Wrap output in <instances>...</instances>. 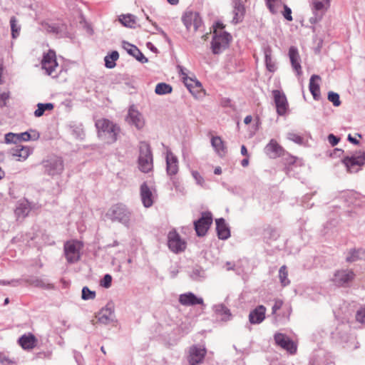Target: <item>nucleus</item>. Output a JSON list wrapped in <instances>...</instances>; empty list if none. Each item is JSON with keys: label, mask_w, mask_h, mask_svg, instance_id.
<instances>
[{"label": "nucleus", "mask_w": 365, "mask_h": 365, "mask_svg": "<svg viewBox=\"0 0 365 365\" xmlns=\"http://www.w3.org/2000/svg\"><path fill=\"white\" fill-rule=\"evenodd\" d=\"M96 126L99 137L104 139L108 143H113L117 140L120 129L116 124L108 119L103 118L96 122Z\"/></svg>", "instance_id": "nucleus-1"}, {"label": "nucleus", "mask_w": 365, "mask_h": 365, "mask_svg": "<svg viewBox=\"0 0 365 365\" xmlns=\"http://www.w3.org/2000/svg\"><path fill=\"white\" fill-rule=\"evenodd\" d=\"M138 168L143 173H147L153 170V159L150 145L144 141L139 145Z\"/></svg>", "instance_id": "nucleus-2"}, {"label": "nucleus", "mask_w": 365, "mask_h": 365, "mask_svg": "<svg viewBox=\"0 0 365 365\" xmlns=\"http://www.w3.org/2000/svg\"><path fill=\"white\" fill-rule=\"evenodd\" d=\"M106 216L112 222H118L126 227L129 226L131 212L123 204H116L112 206L106 213Z\"/></svg>", "instance_id": "nucleus-3"}, {"label": "nucleus", "mask_w": 365, "mask_h": 365, "mask_svg": "<svg viewBox=\"0 0 365 365\" xmlns=\"http://www.w3.org/2000/svg\"><path fill=\"white\" fill-rule=\"evenodd\" d=\"M45 174L49 176L61 175L64 170V163L62 158L56 155L48 156L41 162Z\"/></svg>", "instance_id": "nucleus-4"}, {"label": "nucleus", "mask_w": 365, "mask_h": 365, "mask_svg": "<svg viewBox=\"0 0 365 365\" xmlns=\"http://www.w3.org/2000/svg\"><path fill=\"white\" fill-rule=\"evenodd\" d=\"M83 244L77 240L68 241L64 244V255L70 264L77 262L81 259V250Z\"/></svg>", "instance_id": "nucleus-5"}, {"label": "nucleus", "mask_w": 365, "mask_h": 365, "mask_svg": "<svg viewBox=\"0 0 365 365\" xmlns=\"http://www.w3.org/2000/svg\"><path fill=\"white\" fill-rule=\"evenodd\" d=\"M232 40L231 35L225 31L217 34L214 31V36L211 42V48L214 54L222 53L229 45Z\"/></svg>", "instance_id": "nucleus-6"}, {"label": "nucleus", "mask_w": 365, "mask_h": 365, "mask_svg": "<svg viewBox=\"0 0 365 365\" xmlns=\"http://www.w3.org/2000/svg\"><path fill=\"white\" fill-rule=\"evenodd\" d=\"M329 6L330 0H312L313 16L309 19V22L314 24L320 21Z\"/></svg>", "instance_id": "nucleus-7"}, {"label": "nucleus", "mask_w": 365, "mask_h": 365, "mask_svg": "<svg viewBox=\"0 0 365 365\" xmlns=\"http://www.w3.org/2000/svg\"><path fill=\"white\" fill-rule=\"evenodd\" d=\"M42 68L46 71V73L49 76H56V68L58 65L56 61V52L53 50L49 49L45 53L41 61Z\"/></svg>", "instance_id": "nucleus-8"}, {"label": "nucleus", "mask_w": 365, "mask_h": 365, "mask_svg": "<svg viewBox=\"0 0 365 365\" xmlns=\"http://www.w3.org/2000/svg\"><path fill=\"white\" fill-rule=\"evenodd\" d=\"M182 21L188 31L193 27L194 31H197L202 24L199 13L192 11H186L182 16Z\"/></svg>", "instance_id": "nucleus-9"}, {"label": "nucleus", "mask_w": 365, "mask_h": 365, "mask_svg": "<svg viewBox=\"0 0 365 365\" xmlns=\"http://www.w3.org/2000/svg\"><path fill=\"white\" fill-rule=\"evenodd\" d=\"M343 163L348 172L356 173L358 169H355V166L361 167L365 164V153L361 150L358 151L351 157H346L343 160Z\"/></svg>", "instance_id": "nucleus-10"}, {"label": "nucleus", "mask_w": 365, "mask_h": 365, "mask_svg": "<svg viewBox=\"0 0 365 365\" xmlns=\"http://www.w3.org/2000/svg\"><path fill=\"white\" fill-rule=\"evenodd\" d=\"M168 245L172 252L179 253L185 250L186 242L185 240L181 239L180 236L176 231L173 230L168 233Z\"/></svg>", "instance_id": "nucleus-11"}, {"label": "nucleus", "mask_w": 365, "mask_h": 365, "mask_svg": "<svg viewBox=\"0 0 365 365\" xmlns=\"http://www.w3.org/2000/svg\"><path fill=\"white\" fill-rule=\"evenodd\" d=\"M212 223V217L210 212L202 213V217L194 222L195 230L199 237L205 236Z\"/></svg>", "instance_id": "nucleus-12"}, {"label": "nucleus", "mask_w": 365, "mask_h": 365, "mask_svg": "<svg viewBox=\"0 0 365 365\" xmlns=\"http://www.w3.org/2000/svg\"><path fill=\"white\" fill-rule=\"evenodd\" d=\"M96 317L99 323L106 325L114 322L115 317L113 305L108 304L97 313Z\"/></svg>", "instance_id": "nucleus-13"}, {"label": "nucleus", "mask_w": 365, "mask_h": 365, "mask_svg": "<svg viewBox=\"0 0 365 365\" xmlns=\"http://www.w3.org/2000/svg\"><path fill=\"white\" fill-rule=\"evenodd\" d=\"M276 344L282 349L287 350L290 354H294L297 351V346L288 336L282 333H277L274 336Z\"/></svg>", "instance_id": "nucleus-14"}, {"label": "nucleus", "mask_w": 365, "mask_h": 365, "mask_svg": "<svg viewBox=\"0 0 365 365\" xmlns=\"http://www.w3.org/2000/svg\"><path fill=\"white\" fill-rule=\"evenodd\" d=\"M274 103L277 108V113L279 115H284L287 110L288 103L284 93L278 90L272 91Z\"/></svg>", "instance_id": "nucleus-15"}, {"label": "nucleus", "mask_w": 365, "mask_h": 365, "mask_svg": "<svg viewBox=\"0 0 365 365\" xmlns=\"http://www.w3.org/2000/svg\"><path fill=\"white\" fill-rule=\"evenodd\" d=\"M126 120L129 124L133 125L138 130L143 128L145 125L143 115L135 109L133 106L129 108Z\"/></svg>", "instance_id": "nucleus-16"}, {"label": "nucleus", "mask_w": 365, "mask_h": 365, "mask_svg": "<svg viewBox=\"0 0 365 365\" xmlns=\"http://www.w3.org/2000/svg\"><path fill=\"white\" fill-rule=\"evenodd\" d=\"M232 6L233 18L232 23L233 24H237L243 21L245 14V7L241 0H233Z\"/></svg>", "instance_id": "nucleus-17"}, {"label": "nucleus", "mask_w": 365, "mask_h": 365, "mask_svg": "<svg viewBox=\"0 0 365 365\" xmlns=\"http://www.w3.org/2000/svg\"><path fill=\"white\" fill-rule=\"evenodd\" d=\"M284 152V148L274 139H272L264 148V153L272 159L282 155Z\"/></svg>", "instance_id": "nucleus-18"}, {"label": "nucleus", "mask_w": 365, "mask_h": 365, "mask_svg": "<svg viewBox=\"0 0 365 365\" xmlns=\"http://www.w3.org/2000/svg\"><path fill=\"white\" fill-rule=\"evenodd\" d=\"M178 301L180 304L183 306H195L196 304H204L203 299L201 297H197L192 292H187L184 294H181L179 296Z\"/></svg>", "instance_id": "nucleus-19"}, {"label": "nucleus", "mask_w": 365, "mask_h": 365, "mask_svg": "<svg viewBox=\"0 0 365 365\" xmlns=\"http://www.w3.org/2000/svg\"><path fill=\"white\" fill-rule=\"evenodd\" d=\"M206 350L204 348H200L197 346H193L190 349L189 363L190 365H197L202 362Z\"/></svg>", "instance_id": "nucleus-20"}, {"label": "nucleus", "mask_w": 365, "mask_h": 365, "mask_svg": "<svg viewBox=\"0 0 365 365\" xmlns=\"http://www.w3.org/2000/svg\"><path fill=\"white\" fill-rule=\"evenodd\" d=\"M178 158L172 153L168 150L166 153V170L169 175H175L178 172Z\"/></svg>", "instance_id": "nucleus-21"}, {"label": "nucleus", "mask_w": 365, "mask_h": 365, "mask_svg": "<svg viewBox=\"0 0 365 365\" xmlns=\"http://www.w3.org/2000/svg\"><path fill=\"white\" fill-rule=\"evenodd\" d=\"M266 308L263 305L257 306L249 314V321L252 324H260L265 318Z\"/></svg>", "instance_id": "nucleus-22"}, {"label": "nucleus", "mask_w": 365, "mask_h": 365, "mask_svg": "<svg viewBox=\"0 0 365 365\" xmlns=\"http://www.w3.org/2000/svg\"><path fill=\"white\" fill-rule=\"evenodd\" d=\"M354 273L351 269H342L337 271L334 274L335 282L339 285H344L354 278Z\"/></svg>", "instance_id": "nucleus-23"}, {"label": "nucleus", "mask_w": 365, "mask_h": 365, "mask_svg": "<svg viewBox=\"0 0 365 365\" xmlns=\"http://www.w3.org/2000/svg\"><path fill=\"white\" fill-rule=\"evenodd\" d=\"M31 149L28 146L16 145L11 149V154L16 158L17 160H25L31 154Z\"/></svg>", "instance_id": "nucleus-24"}, {"label": "nucleus", "mask_w": 365, "mask_h": 365, "mask_svg": "<svg viewBox=\"0 0 365 365\" xmlns=\"http://www.w3.org/2000/svg\"><path fill=\"white\" fill-rule=\"evenodd\" d=\"M140 197L145 207H150L153 204V193L146 182H143L140 185Z\"/></svg>", "instance_id": "nucleus-25"}, {"label": "nucleus", "mask_w": 365, "mask_h": 365, "mask_svg": "<svg viewBox=\"0 0 365 365\" xmlns=\"http://www.w3.org/2000/svg\"><path fill=\"white\" fill-rule=\"evenodd\" d=\"M289 56L293 69L297 72V75L302 73V67L300 65V57L298 50L294 46H291L289 49Z\"/></svg>", "instance_id": "nucleus-26"}, {"label": "nucleus", "mask_w": 365, "mask_h": 365, "mask_svg": "<svg viewBox=\"0 0 365 365\" xmlns=\"http://www.w3.org/2000/svg\"><path fill=\"white\" fill-rule=\"evenodd\" d=\"M217 236L221 240H227L230 236V231L223 218L216 220Z\"/></svg>", "instance_id": "nucleus-27"}, {"label": "nucleus", "mask_w": 365, "mask_h": 365, "mask_svg": "<svg viewBox=\"0 0 365 365\" xmlns=\"http://www.w3.org/2000/svg\"><path fill=\"white\" fill-rule=\"evenodd\" d=\"M320 80V76L315 74L312 75L309 79V88L314 100H319L321 96L319 84L316 82Z\"/></svg>", "instance_id": "nucleus-28"}, {"label": "nucleus", "mask_w": 365, "mask_h": 365, "mask_svg": "<svg viewBox=\"0 0 365 365\" xmlns=\"http://www.w3.org/2000/svg\"><path fill=\"white\" fill-rule=\"evenodd\" d=\"M211 145L219 156L223 157L225 155L227 152V148L225 145L224 141L222 140L220 137H212L211 138Z\"/></svg>", "instance_id": "nucleus-29"}, {"label": "nucleus", "mask_w": 365, "mask_h": 365, "mask_svg": "<svg viewBox=\"0 0 365 365\" xmlns=\"http://www.w3.org/2000/svg\"><path fill=\"white\" fill-rule=\"evenodd\" d=\"M364 259H365V250L361 248L349 250L346 257L347 262H354Z\"/></svg>", "instance_id": "nucleus-30"}, {"label": "nucleus", "mask_w": 365, "mask_h": 365, "mask_svg": "<svg viewBox=\"0 0 365 365\" xmlns=\"http://www.w3.org/2000/svg\"><path fill=\"white\" fill-rule=\"evenodd\" d=\"M263 51L266 68L269 72L274 73L277 70V66L275 62L272 59V48L270 46H267L264 47Z\"/></svg>", "instance_id": "nucleus-31"}, {"label": "nucleus", "mask_w": 365, "mask_h": 365, "mask_svg": "<svg viewBox=\"0 0 365 365\" xmlns=\"http://www.w3.org/2000/svg\"><path fill=\"white\" fill-rule=\"evenodd\" d=\"M36 339L32 334H24L19 339V343L24 349H33L36 346Z\"/></svg>", "instance_id": "nucleus-32"}, {"label": "nucleus", "mask_w": 365, "mask_h": 365, "mask_svg": "<svg viewBox=\"0 0 365 365\" xmlns=\"http://www.w3.org/2000/svg\"><path fill=\"white\" fill-rule=\"evenodd\" d=\"M31 211L30 203L27 200L19 202L15 210V214L17 217L24 218Z\"/></svg>", "instance_id": "nucleus-33"}, {"label": "nucleus", "mask_w": 365, "mask_h": 365, "mask_svg": "<svg viewBox=\"0 0 365 365\" xmlns=\"http://www.w3.org/2000/svg\"><path fill=\"white\" fill-rule=\"evenodd\" d=\"M19 143L21 141L36 140L40 138V134L35 130H30L21 133H17Z\"/></svg>", "instance_id": "nucleus-34"}, {"label": "nucleus", "mask_w": 365, "mask_h": 365, "mask_svg": "<svg viewBox=\"0 0 365 365\" xmlns=\"http://www.w3.org/2000/svg\"><path fill=\"white\" fill-rule=\"evenodd\" d=\"M118 58L119 53L117 51H113L110 54L106 56L104 58L106 67L108 68H113L116 65L115 61Z\"/></svg>", "instance_id": "nucleus-35"}, {"label": "nucleus", "mask_w": 365, "mask_h": 365, "mask_svg": "<svg viewBox=\"0 0 365 365\" xmlns=\"http://www.w3.org/2000/svg\"><path fill=\"white\" fill-rule=\"evenodd\" d=\"M54 105L51 103L37 104V109L34 111V115L37 118L42 116L46 110H52Z\"/></svg>", "instance_id": "nucleus-36"}, {"label": "nucleus", "mask_w": 365, "mask_h": 365, "mask_svg": "<svg viewBox=\"0 0 365 365\" xmlns=\"http://www.w3.org/2000/svg\"><path fill=\"white\" fill-rule=\"evenodd\" d=\"M119 20L123 25L130 28L135 27V24H136V18L132 14L122 15Z\"/></svg>", "instance_id": "nucleus-37"}, {"label": "nucleus", "mask_w": 365, "mask_h": 365, "mask_svg": "<svg viewBox=\"0 0 365 365\" xmlns=\"http://www.w3.org/2000/svg\"><path fill=\"white\" fill-rule=\"evenodd\" d=\"M190 277L195 281H200L205 278V271L200 267H193L190 274Z\"/></svg>", "instance_id": "nucleus-38"}, {"label": "nucleus", "mask_w": 365, "mask_h": 365, "mask_svg": "<svg viewBox=\"0 0 365 365\" xmlns=\"http://www.w3.org/2000/svg\"><path fill=\"white\" fill-rule=\"evenodd\" d=\"M215 312L222 317V319L227 320L231 316L230 310L224 304H220L215 306Z\"/></svg>", "instance_id": "nucleus-39"}, {"label": "nucleus", "mask_w": 365, "mask_h": 365, "mask_svg": "<svg viewBox=\"0 0 365 365\" xmlns=\"http://www.w3.org/2000/svg\"><path fill=\"white\" fill-rule=\"evenodd\" d=\"M173 88L170 85L165 83H159L156 85L155 92L158 95H165L170 93Z\"/></svg>", "instance_id": "nucleus-40"}, {"label": "nucleus", "mask_w": 365, "mask_h": 365, "mask_svg": "<svg viewBox=\"0 0 365 365\" xmlns=\"http://www.w3.org/2000/svg\"><path fill=\"white\" fill-rule=\"evenodd\" d=\"M179 71L180 74L182 76V78L184 81H187V73L185 72V69L182 66H178ZM190 81L192 82V83H187L186 81H185V86L187 88L190 90V92H192L191 90V87H192V85L195 84V87L200 89L202 87L201 83L197 81V80H192L190 79Z\"/></svg>", "instance_id": "nucleus-41"}, {"label": "nucleus", "mask_w": 365, "mask_h": 365, "mask_svg": "<svg viewBox=\"0 0 365 365\" xmlns=\"http://www.w3.org/2000/svg\"><path fill=\"white\" fill-rule=\"evenodd\" d=\"M279 278L280 283L283 287H285V286H287L288 284H289L290 281L288 279V272H287V268L286 265H283L279 268Z\"/></svg>", "instance_id": "nucleus-42"}, {"label": "nucleus", "mask_w": 365, "mask_h": 365, "mask_svg": "<svg viewBox=\"0 0 365 365\" xmlns=\"http://www.w3.org/2000/svg\"><path fill=\"white\" fill-rule=\"evenodd\" d=\"M10 26L12 38L15 39L19 36L21 26L17 24V19L14 16L10 19Z\"/></svg>", "instance_id": "nucleus-43"}, {"label": "nucleus", "mask_w": 365, "mask_h": 365, "mask_svg": "<svg viewBox=\"0 0 365 365\" xmlns=\"http://www.w3.org/2000/svg\"><path fill=\"white\" fill-rule=\"evenodd\" d=\"M328 100L333 103L336 107L341 105V101L339 99V95L337 93L329 91L327 96Z\"/></svg>", "instance_id": "nucleus-44"}, {"label": "nucleus", "mask_w": 365, "mask_h": 365, "mask_svg": "<svg viewBox=\"0 0 365 365\" xmlns=\"http://www.w3.org/2000/svg\"><path fill=\"white\" fill-rule=\"evenodd\" d=\"M287 138L288 140L293 141L294 143L298 145H302L304 142L303 138L299 134L295 133L294 132H289L287 134Z\"/></svg>", "instance_id": "nucleus-45"}, {"label": "nucleus", "mask_w": 365, "mask_h": 365, "mask_svg": "<svg viewBox=\"0 0 365 365\" xmlns=\"http://www.w3.org/2000/svg\"><path fill=\"white\" fill-rule=\"evenodd\" d=\"M81 297L83 300L93 299L96 297V292L91 291L87 287L82 289Z\"/></svg>", "instance_id": "nucleus-46"}, {"label": "nucleus", "mask_w": 365, "mask_h": 365, "mask_svg": "<svg viewBox=\"0 0 365 365\" xmlns=\"http://www.w3.org/2000/svg\"><path fill=\"white\" fill-rule=\"evenodd\" d=\"M123 48L126 50V51L132 56H134L138 51V47L127 42V41H123Z\"/></svg>", "instance_id": "nucleus-47"}, {"label": "nucleus", "mask_w": 365, "mask_h": 365, "mask_svg": "<svg viewBox=\"0 0 365 365\" xmlns=\"http://www.w3.org/2000/svg\"><path fill=\"white\" fill-rule=\"evenodd\" d=\"M356 320L362 324H365V306L360 307L357 310Z\"/></svg>", "instance_id": "nucleus-48"}, {"label": "nucleus", "mask_w": 365, "mask_h": 365, "mask_svg": "<svg viewBox=\"0 0 365 365\" xmlns=\"http://www.w3.org/2000/svg\"><path fill=\"white\" fill-rule=\"evenodd\" d=\"M5 142L6 143H14L17 145L19 143V138H18L17 133H9L6 134Z\"/></svg>", "instance_id": "nucleus-49"}, {"label": "nucleus", "mask_w": 365, "mask_h": 365, "mask_svg": "<svg viewBox=\"0 0 365 365\" xmlns=\"http://www.w3.org/2000/svg\"><path fill=\"white\" fill-rule=\"evenodd\" d=\"M112 277L107 274H106L103 279L101 281V285L105 288H109L111 285Z\"/></svg>", "instance_id": "nucleus-50"}, {"label": "nucleus", "mask_w": 365, "mask_h": 365, "mask_svg": "<svg viewBox=\"0 0 365 365\" xmlns=\"http://www.w3.org/2000/svg\"><path fill=\"white\" fill-rule=\"evenodd\" d=\"M284 17L287 21H292V10L291 9L287 6L286 4L284 5V12H283Z\"/></svg>", "instance_id": "nucleus-51"}, {"label": "nucleus", "mask_w": 365, "mask_h": 365, "mask_svg": "<svg viewBox=\"0 0 365 365\" xmlns=\"http://www.w3.org/2000/svg\"><path fill=\"white\" fill-rule=\"evenodd\" d=\"M137 61H138L140 63H146L148 62V58L145 57V56L143 54V53L138 49L136 53L133 56Z\"/></svg>", "instance_id": "nucleus-52"}, {"label": "nucleus", "mask_w": 365, "mask_h": 365, "mask_svg": "<svg viewBox=\"0 0 365 365\" xmlns=\"http://www.w3.org/2000/svg\"><path fill=\"white\" fill-rule=\"evenodd\" d=\"M282 304H283V302L282 300H280V299L276 300L272 308V314H275L279 309H280Z\"/></svg>", "instance_id": "nucleus-53"}, {"label": "nucleus", "mask_w": 365, "mask_h": 365, "mask_svg": "<svg viewBox=\"0 0 365 365\" xmlns=\"http://www.w3.org/2000/svg\"><path fill=\"white\" fill-rule=\"evenodd\" d=\"M328 140H329V143L332 145V146H334L336 145L339 142V138L336 137L333 134H329L328 135Z\"/></svg>", "instance_id": "nucleus-54"}, {"label": "nucleus", "mask_w": 365, "mask_h": 365, "mask_svg": "<svg viewBox=\"0 0 365 365\" xmlns=\"http://www.w3.org/2000/svg\"><path fill=\"white\" fill-rule=\"evenodd\" d=\"M192 175L197 183L199 185H202L204 182L203 178L200 175V173L197 171H192Z\"/></svg>", "instance_id": "nucleus-55"}, {"label": "nucleus", "mask_w": 365, "mask_h": 365, "mask_svg": "<svg viewBox=\"0 0 365 365\" xmlns=\"http://www.w3.org/2000/svg\"><path fill=\"white\" fill-rule=\"evenodd\" d=\"M0 362L3 364H9L12 363V361L5 354L0 353Z\"/></svg>", "instance_id": "nucleus-56"}, {"label": "nucleus", "mask_w": 365, "mask_h": 365, "mask_svg": "<svg viewBox=\"0 0 365 365\" xmlns=\"http://www.w3.org/2000/svg\"><path fill=\"white\" fill-rule=\"evenodd\" d=\"M29 283L35 287H44V283L39 279H35L29 282Z\"/></svg>", "instance_id": "nucleus-57"}, {"label": "nucleus", "mask_w": 365, "mask_h": 365, "mask_svg": "<svg viewBox=\"0 0 365 365\" xmlns=\"http://www.w3.org/2000/svg\"><path fill=\"white\" fill-rule=\"evenodd\" d=\"M274 3L275 2H269V3H266L269 10L270 11V12L273 14L277 13V9L275 8V5H274Z\"/></svg>", "instance_id": "nucleus-58"}, {"label": "nucleus", "mask_w": 365, "mask_h": 365, "mask_svg": "<svg viewBox=\"0 0 365 365\" xmlns=\"http://www.w3.org/2000/svg\"><path fill=\"white\" fill-rule=\"evenodd\" d=\"M348 140L354 145L359 144V141L355 138L352 137L351 134L348 135Z\"/></svg>", "instance_id": "nucleus-59"}, {"label": "nucleus", "mask_w": 365, "mask_h": 365, "mask_svg": "<svg viewBox=\"0 0 365 365\" xmlns=\"http://www.w3.org/2000/svg\"><path fill=\"white\" fill-rule=\"evenodd\" d=\"M252 120V118L251 115H247L245 119H244V123L246 124V125H248L251 123Z\"/></svg>", "instance_id": "nucleus-60"}, {"label": "nucleus", "mask_w": 365, "mask_h": 365, "mask_svg": "<svg viewBox=\"0 0 365 365\" xmlns=\"http://www.w3.org/2000/svg\"><path fill=\"white\" fill-rule=\"evenodd\" d=\"M49 28L51 29L49 30V31H51L53 33H58V28L56 26H49Z\"/></svg>", "instance_id": "nucleus-61"}, {"label": "nucleus", "mask_w": 365, "mask_h": 365, "mask_svg": "<svg viewBox=\"0 0 365 365\" xmlns=\"http://www.w3.org/2000/svg\"><path fill=\"white\" fill-rule=\"evenodd\" d=\"M241 154L242 155H247V150L245 145H242L241 147Z\"/></svg>", "instance_id": "nucleus-62"}, {"label": "nucleus", "mask_w": 365, "mask_h": 365, "mask_svg": "<svg viewBox=\"0 0 365 365\" xmlns=\"http://www.w3.org/2000/svg\"><path fill=\"white\" fill-rule=\"evenodd\" d=\"M249 164V160L247 158H245L241 161V165L242 167H247Z\"/></svg>", "instance_id": "nucleus-63"}, {"label": "nucleus", "mask_w": 365, "mask_h": 365, "mask_svg": "<svg viewBox=\"0 0 365 365\" xmlns=\"http://www.w3.org/2000/svg\"><path fill=\"white\" fill-rule=\"evenodd\" d=\"M234 269V266L232 265L231 262H227L226 263V269L227 270H232Z\"/></svg>", "instance_id": "nucleus-64"}]
</instances>
